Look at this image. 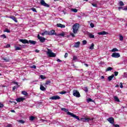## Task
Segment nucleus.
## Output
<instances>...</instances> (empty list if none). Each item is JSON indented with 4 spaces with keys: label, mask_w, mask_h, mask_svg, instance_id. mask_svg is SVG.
<instances>
[{
    "label": "nucleus",
    "mask_w": 127,
    "mask_h": 127,
    "mask_svg": "<svg viewBox=\"0 0 127 127\" xmlns=\"http://www.w3.org/2000/svg\"><path fill=\"white\" fill-rule=\"evenodd\" d=\"M62 111H64V112H65V113H67V115H68V116H71L72 118H74V119H76V120H79V116H76V115L69 112V110L66 108H62Z\"/></svg>",
    "instance_id": "f257e3e1"
},
{
    "label": "nucleus",
    "mask_w": 127,
    "mask_h": 127,
    "mask_svg": "<svg viewBox=\"0 0 127 127\" xmlns=\"http://www.w3.org/2000/svg\"><path fill=\"white\" fill-rule=\"evenodd\" d=\"M79 28H80V27L79 26L78 23H75L73 26H72V30L73 32L75 34L76 33H77L78 31H79Z\"/></svg>",
    "instance_id": "f03ea898"
},
{
    "label": "nucleus",
    "mask_w": 127,
    "mask_h": 127,
    "mask_svg": "<svg viewBox=\"0 0 127 127\" xmlns=\"http://www.w3.org/2000/svg\"><path fill=\"white\" fill-rule=\"evenodd\" d=\"M47 55H48L49 57H56V54L52 52L51 50H48V52H47Z\"/></svg>",
    "instance_id": "7ed1b4c3"
},
{
    "label": "nucleus",
    "mask_w": 127,
    "mask_h": 127,
    "mask_svg": "<svg viewBox=\"0 0 127 127\" xmlns=\"http://www.w3.org/2000/svg\"><path fill=\"white\" fill-rule=\"evenodd\" d=\"M73 95L74 97H76V98H80L81 97V95H80V92L76 90H73Z\"/></svg>",
    "instance_id": "20e7f679"
},
{
    "label": "nucleus",
    "mask_w": 127,
    "mask_h": 127,
    "mask_svg": "<svg viewBox=\"0 0 127 127\" xmlns=\"http://www.w3.org/2000/svg\"><path fill=\"white\" fill-rule=\"evenodd\" d=\"M40 3L41 5H43V6H45L46 7H49L50 5L48 4H47L46 2H45V1L44 0H40Z\"/></svg>",
    "instance_id": "39448f33"
},
{
    "label": "nucleus",
    "mask_w": 127,
    "mask_h": 127,
    "mask_svg": "<svg viewBox=\"0 0 127 127\" xmlns=\"http://www.w3.org/2000/svg\"><path fill=\"white\" fill-rule=\"evenodd\" d=\"M38 39L40 40V42H42V43H43V42H45V40H46V38L43 37H41L39 34L38 35Z\"/></svg>",
    "instance_id": "423d86ee"
},
{
    "label": "nucleus",
    "mask_w": 127,
    "mask_h": 127,
    "mask_svg": "<svg viewBox=\"0 0 127 127\" xmlns=\"http://www.w3.org/2000/svg\"><path fill=\"white\" fill-rule=\"evenodd\" d=\"M112 57L113 58H119V57H121V55H120V53H113L112 55Z\"/></svg>",
    "instance_id": "0eeeda50"
},
{
    "label": "nucleus",
    "mask_w": 127,
    "mask_h": 127,
    "mask_svg": "<svg viewBox=\"0 0 127 127\" xmlns=\"http://www.w3.org/2000/svg\"><path fill=\"white\" fill-rule=\"evenodd\" d=\"M107 121L110 123L114 125L115 124V119L113 117H110L107 119Z\"/></svg>",
    "instance_id": "6e6552de"
},
{
    "label": "nucleus",
    "mask_w": 127,
    "mask_h": 127,
    "mask_svg": "<svg viewBox=\"0 0 127 127\" xmlns=\"http://www.w3.org/2000/svg\"><path fill=\"white\" fill-rule=\"evenodd\" d=\"M19 41L22 42L23 44H29V41L26 39H19Z\"/></svg>",
    "instance_id": "1a4fd4ad"
},
{
    "label": "nucleus",
    "mask_w": 127,
    "mask_h": 127,
    "mask_svg": "<svg viewBox=\"0 0 127 127\" xmlns=\"http://www.w3.org/2000/svg\"><path fill=\"white\" fill-rule=\"evenodd\" d=\"M50 100H60V96L58 95L54 96L50 98Z\"/></svg>",
    "instance_id": "9d476101"
},
{
    "label": "nucleus",
    "mask_w": 127,
    "mask_h": 127,
    "mask_svg": "<svg viewBox=\"0 0 127 127\" xmlns=\"http://www.w3.org/2000/svg\"><path fill=\"white\" fill-rule=\"evenodd\" d=\"M49 35H57V33L55 32V30H52L49 31Z\"/></svg>",
    "instance_id": "9b49d317"
},
{
    "label": "nucleus",
    "mask_w": 127,
    "mask_h": 127,
    "mask_svg": "<svg viewBox=\"0 0 127 127\" xmlns=\"http://www.w3.org/2000/svg\"><path fill=\"white\" fill-rule=\"evenodd\" d=\"M98 35H107V34H109V33H108L105 31H103L102 32H98Z\"/></svg>",
    "instance_id": "f8f14e48"
},
{
    "label": "nucleus",
    "mask_w": 127,
    "mask_h": 127,
    "mask_svg": "<svg viewBox=\"0 0 127 127\" xmlns=\"http://www.w3.org/2000/svg\"><path fill=\"white\" fill-rule=\"evenodd\" d=\"M25 100V98H18L16 99L17 103H20V102H22Z\"/></svg>",
    "instance_id": "ddd939ff"
},
{
    "label": "nucleus",
    "mask_w": 127,
    "mask_h": 127,
    "mask_svg": "<svg viewBox=\"0 0 127 127\" xmlns=\"http://www.w3.org/2000/svg\"><path fill=\"white\" fill-rule=\"evenodd\" d=\"M9 18H11V19H12L15 22L17 23L18 22L17 18L15 17L14 16H10L9 17Z\"/></svg>",
    "instance_id": "4468645a"
},
{
    "label": "nucleus",
    "mask_w": 127,
    "mask_h": 127,
    "mask_svg": "<svg viewBox=\"0 0 127 127\" xmlns=\"http://www.w3.org/2000/svg\"><path fill=\"white\" fill-rule=\"evenodd\" d=\"M80 44L81 43L80 42H77L75 43L74 45L73 46V47H75V48H78V47H79Z\"/></svg>",
    "instance_id": "2eb2a0df"
},
{
    "label": "nucleus",
    "mask_w": 127,
    "mask_h": 127,
    "mask_svg": "<svg viewBox=\"0 0 127 127\" xmlns=\"http://www.w3.org/2000/svg\"><path fill=\"white\" fill-rule=\"evenodd\" d=\"M42 36H44V35H49V31H45L43 33H41Z\"/></svg>",
    "instance_id": "dca6fc26"
},
{
    "label": "nucleus",
    "mask_w": 127,
    "mask_h": 127,
    "mask_svg": "<svg viewBox=\"0 0 127 127\" xmlns=\"http://www.w3.org/2000/svg\"><path fill=\"white\" fill-rule=\"evenodd\" d=\"M57 26H58V27H61V28H65V25H63L60 23L57 24Z\"/></svg>",
    "instance_id": "f3484780"
},
{
    "label": "nucleus",
    "mask_w": 127,
    "mask_h": 127,
    "mask_svg": "<svg viewBox=\"0 0 127 127\" xmlns=\"http://www.w3.org/2000/svg\"><path fill=\"white\" fill-rule=\"evenodd\" d=\"M28 42L29 43H30V44H32V45H35V44H36V41H35L29 40Z\"/></svg>",
    "instance_id": "a211bd4d"
},
{
    "label": "nucleus",
    "mask_w": 127,
    "mask_h": 127,
    "mask_svg": "<svg viewBox=\"0 0 127 127\" xmlns=\"http://www.w3.org/2000/svg\"><path fill=\"white\" fill-rule=\"evenodd\" d=\"M90 121H94V118H85V123L90 122Z\"/></svg>",
    "instance_id": "6ab92c4d"
},
{
    "label": "nucleus",
    "mask_w": 127,
    "mask_h": 127,
    "mask_svg": "<svg viewBox=\"0 0 127 127\" xmlns=\"http://www.w3.org/2000/svg\"><path fill=\"white\" fill-rule=\"evenodd\" d=\"M114 77H115V75L114 74H112L111 76H110L108 77V81H112V80H113V78H114Z\"/></svg>",
    "instance_id": "aec40b11"
},
{
    "label": "nucleus",
    "mask_w": 127,
    "mask_h": 127,
    "mask_svg": "<svg viewBox=\"0 0 127 127\" xmlns=\"http://www.w3.org/2000/svg\"><path fill=\"white\" fill-rule=\"evenodd\" d=\"M40 90H41V91H46V88L45 87H44V86H43V85H40Z\"/></svg>",
    "instance_id": "412c9836"
},
{
    "label": "nucleus",
    "mask_w": 127,
    "mask_h": 127,
    "mask_svg": "<svg viewBox=\"0 0 127 127\" xmlns=\"http://www.w3.org/2000/svg\"><path fill=\"white\" fill-rule=\"evenodd\" d=\"M21 93L22 95H24V96H28V93H27V92L24 91H22L21 92Z\"/></svg>",
    "instance_id": "4be33fe9"
},
{
    "label": "nucleus",
    "mask_w": 127,
    "mask_h": 127,
    "mask_svg": "<svg viewBox=\"0 0 127 127\" xmlns=\"http://www.w3.org/2000/svg\"><path fill=\"white\" fill-rule=\"evenodd\" d=\"M94 47H95V45L94 44V43H92L91 46L89 47V49H90L91 50H93V49H94Z\"/></svg>",
    "instance_id": "5701e85b"
},
{
    "label": "nucleus",
    "mask_w": 127,
    "mask_h": 127,
    "mask_svg": "<svg viewBox=\"0 0 127 127\" xmlns=\"http://www.w3.org/2000/svg\"><path fill=\"white\" fill-rule=\"evenodd\" d=\"M119 4L120 6H124V5H125V3H124V2H123V1H120L119 2Z\"/></svg>",
    "instance_id": "b1692460"
},
{
    "label": "nucleus",
    "mask_w": 127,
    "mask_h": 127,
    "mask_svg": "<svg viewBox=\"0 0 127 127\" xmlns=\"http://www.w3.org/2000/svg\"><path fill=\"white\" fill-rule=\"evenodd\" d=\"M3 60H4V61H5V62H9V58H3L2 59Z\"/></svg>",
    "instance_id": "393cba45"
},
{
    "label": "nucleus",
    "mask_w": 127,
    "mask_h": 127,
    "mask_svg": "<svg viewBox=\"0 0 127 127\" xmlns=\"http://www.w3.org/2000/svg\"><path fill=\"white\" fill-rule=\"evenodd\" d=\"M77 120L78 121H81L83 123H86L85 118H81L80 119V118H79V120Z\"/></svg>",
    "instance_id": "a878e982"
},
{
    "label": "nucleus",
    "mask_w": 127,
    "mask_h": 127,
    "mask_svg": "<svg viewBox=\"0 0 127 127\" xmlns=\"http://www.w3.org/2000/svg\"><path fill=\"white\" fill-rule=\"evenodd\" d=\"M111 70H113V67H108L106 69V72H108V71H111Z\"/></svg>",
    "instance_id": "bb28decb"
},
{
    "label": "nucleus",
    "mask_w": 127,
    "mask_h": 127,
    "mask_svg": "<svg viewBox=\"0 0 127 127\" xmlns=\"http://www.w3.org/2000/svg\"><path fill=\"white\" fill-rule=\"evenodd\" d=\"M119 37H120L119 39L120 41H123V40H124V37L122 35H120Z\"/></svg>",
    "instance_id": "cd10ccee"
},
{
    "label": "nucleus",
    "mask_w": 127,
    "mask_h": 127,
    "mask_svg": "<svg viewBox=\"0 0 127 127\" xmlns=\"http://www.w3.org/2000/svg\"><path fill=\"white\" fill-rule=\"evenodd\" d=\"M114 99L115 100V101H116V102H120V99H119V97H118L115 96V97H114Z\"/></svg>",
    "instance_id": "c85d7f7f"
},
{
    "label": "nucleus",
    "mask_w": 127,
    "mask_h": 127,
    "mask_svg": "<svg viewBox=\"0 0 127 127\" xmlns=\"http://www.w3.org/2000/svg\"><path fill=\"white\" fill-rule=\"evenodd\" d=\"M119 51V50L117 48H114L112 50V52H116Z\"/></svg>",
    "instance_id": "c756f323"
},
{
    "label": "nucleus",
    "mask_w": 127,
    "mask_h": 127,
    "mask_svg": "<svg viewBox=\"0 0 127 127\" xmlns=\"http://www.w3.org/2000/svg\"><path fill=\"white\" fill-rule=\"evenodd\" d=\"M35 119V118L34 116H31L30 117L29 120L31 121H34V119Z\"/></svg>",
    "instance_id": "7c9ffc66"
},
{
    "label": "nucleus",
    "mask_w": 127,
    "mask_h": 127,
    "mask_svg": "<svg viewBox=\"0 0 127 127\" xmlns=\"http://www.w3.org/2000/svg\"><path fill=\"white\" fill-rule=\"evenodd\" d=\"M89 37L90 38H95V36L92 34H90Z\"/></svg>",
    "instance_id": "2f4dec72"
},
{
    "label": "nucleus",
    "mask_w": 127,
    "mask_h": 127,
    "mask_svg": "<svg viewBox=\"0 0 127 127\" xmlns=\"http://www.w3.org/2000/svg\"><path fill=\"white\" fill-rule=\"evenodd\" d=\"M71 11H73V12H78V9L76 8H72Z\"/></svg>",
    "instance_id": "473e14b6"
},
{
    "label": "nucleus",
    "mask_w": 127,
    "mask_h": 127,
    "mask_svg": "<svg viewBox=\"0 0 127 127\" xmlns=\"http://www.w3.org/2000/svg\"><path fill=\"white\" fill-rule=\"evenodd\" d=\"M40 78H41V79H42V80H45V79H46V77L43 76V75H40Z\"/></svg>",
    "instance_id": "72a5a7b5"
},
{
    "label": "nucleus",
    "mask_w": 127,
    "mask_h": 127,
    "mask_svg": "<svg viewBox=\"0 0 127 127\" xmlns=\"http://www.w3.org/2000/svg\"><path fill=\"white\" fill-rule=\"evenodd\" d=\"M18 122L20 123V124H24V123H25V121H24L22 120H19L18 121Z\"/></svg>",
    "instance_id": "f704fd0d"
},
{
    "label": "nucleus",
    "mask_w": 127,
    "mask_h": 127,
    "mask_svg": "<svg viewBox=\"0 0 127 127\" xmlns=\"http://www.w3.org/2000/svg\"><path fill=\"white\" fill-rule=\"evenodd\" d=\"M15 49L16 51L21 50V48L19 47H15Z\"/></svg>",
    "instance_id": "c9c22d12"
},
{
    "label": "nucleus",
    "mask_w": 127,
    "mask_h": 127,
    "mask_svg": "<svg viewBox=\"0 0 127 127\" xmlns=\"http://www.w3.org/2000/svg\"><path fill=\"white\" fill-rule=\"evenodd\" d=\"M51 83V81L50 80H47L46 81L45 85H49Z\"/></svg>",
    "instance_id": "e433bc0d"
},
{
    "label": "nucleus",
    "mask_w": 127,
    "mask_h": 127,
    "mask_svg": "<svg viewBox=\"0 0 127 127\" xmlns=\"http://www.w3.org/2000/svg\"><path fill=\"white\" fill-rule=\"evenodd\" d=\"M18 88V86L15 85L12 88V90L14 91L16 89H17Z\"/></svg>",
    "instance_id": "4c0bfd02"
},
{
    "label": "nucleus",
    "mask_w": 127,
    "mask_h": 127,
    "mask_svg": "<svg viewBox=\"0 0 127 127\" xmlns=\"http://www.w3.org/2000/svg\"><path fill=\"white\" fill-rule=\"evenodd\" d=\"M31 10H32V11H34V12H37V11H36V9L35 8H31Z\"/></svg>",
    "instance_id": "58836bf2"
},
{
    "label": "nucleus",
    "mask_w": 127,
    "mask_h": 127,
    "mask_svg": "<svg viewBox=\"0 0 127 127\" xmlns=\"http://www.w3.org/2000/svg\"><path fill=\"white\" fill-rule=\"evenodd\" d=\"M4 32H7V33H9L10 32V31L8 30V29H5V30L4 31Z\"/></svg>",
    "instance_id": "ea45409f"
},
{
    "label": "nucleus",
    "mask_w": 127,
    "mask_h": 127,
    "mask_svg": "<svg viewBox=\"0 0 127 127\" xmlns=\"http://www.w3.org/2000/svg\"><path fill=\"white\" fill-rule=\"evenodd\" d=\"M66 93H67L66 91H61L60 92V94H61V95H65V94H66Z\"/></svg>",
    "instance_id": "a19ab883"
},
{
    "label": "nucleus",
    "mask_w": 127,
    "mask_h": 127,
    "mask_svg": "<svg viewBox=\"0 0 127 127\" xmlns=\"http://www.w3.org/2000/svg\"><path fill=\"white\" fill-rule=\"evenodd\" d=\"M82 43H83V45H86V44H87V41H86V40H83V41H82Z\"/></svg>",
    "instance_id": "79ce46f5"
},
{
    "label": "nucleus",
    "mask_w": 127,
    "mask_h": 127,
    "mask_svg": "<svg viewBox=\"0 0 127 127\" xmlns=\"http://www.w3.org/2000/svg\"><path fill=\"white\" fill-rule=\"evenodd\" d=\"M87 102L88 103H90V102H93V100L91 98H88V99H87Z\"/></svg>",
    "instance_id": "37998d69"
},
{
    "label": "nucleus",
    "mask_w": 127,
    "mask_h": 127,
    "mask_svg": "<svg viewBox=\"0 0 127 127\" xmlns=\"http://www.w3.org/2000/svg\"><path fill=\"white\" fill-rule=\"evenodd\" d=\"M90 26H91V27H92V28H93L95 27V25L94 24V23H91Z\"/></svg>",
    "instance_id": "c03bdc74"
},
{
    "label": "nucleus",
    "mask_w": 127,
    "mask_h": 127,
    "mask_svg": "<svg viewBox=\"0 0 127 127\" xmlns=\"http://www.w3.org/2000/svg\"><path fill=\"white\" fill-rule=\"evenodd\" d=\"M77 59H78V58L77 57V56H74L73 57V60L75 61V60H77Z\"/></svg>",
    "instance_id": "a18cd8bd"
},
{
    "label": "nucleus",
    "mask_w": 127,
    "mask_h": 127,
    "mask_svg": "<svg viewBox=\"0 0 127 127\" xmlns=\"http://www.w3.org/2000/svg\"><path fill=\"white\" fill-rule=\"evenodd\" d=\"M115 76H118L119 75V72L118 71H115L114 72Z\"/></svg>",
    "instance_id": "49530a36"
},
{
    "label": "nucleus",
    "mask_w": 127,
    "mask_h": 127,
    "mask_svg": "<svg viewBox=\"0 0 127 127\" xmlns=\"http://www.w3.org/2000/svg\"><path fill=\"white\" fill-rule=\"evenodd\" d=\"M31 68H32L33 69H36V65H33V66H31Z\"/></svg>",
    "instance_id": "de8ad7c7"
},
{
    "label": "nucleus",
    "mask_w": 127,
    "mask_h": 127,
    "mask_svg": "<svg viewBox=\"0 0 127 127\" xmlns=\"http://www.w3.org/2000/svg\"><path fill=\"white\" fill-rule=\"evenodd\" d=\"M84 91H85V92H86L87 93V92H88V88L87 87H84Z\"/></svg>",
    "instance_id": "09e8293b"
},
{
    "label": "nucleus",
    "mask_w": 127,
    "mask_h": 127,
    "mask_svg": "<svg viewBox=\"0 0 127 127\" xmlns=\"http://www.w3.org/2000/svg\"><path fill=\"white\" fill-rule=\"evenodd\" d=\"M67 57H68V53H65L64 55V58H67Z\"/></svg>",
    "instance_id": "8fccbe9b"
},
{
    "label": "nucleus",
    "mask_w": 127,
    "mask_h": 127,
    "mask_svg": "<svg viewBox=\"0 0 127 127\" xmlns=\"http://www.w3.org/2000/svg\"><path fill=\"white\" fill-rule=\"evenodd\" d=\"M120 88H121V89H123V88H124V86L123 85V83L122 82L120 83Z\"/></svg>",
    "instance_id": "3c124183"
},
{
    "label": "nucleus",
    "mask_w": 127,
    "mask_h": 127,
    "mask_svg": "<svg viewBox=\"0 0 127 127\" xmlns=\"http://www.w3.org/2000/svg\"><path fill=\"white\" fill-rule=\"evenodd\" d=\"M92 5L94 6V7H97V5L96 3H92Z\"/></svg>",
    "instance_id": "603ef678"
},
{
    "label": "nucleus",
    "mask_w": 127,
    "mask_h": 127,
    "mask_svg": "<svg viewBox=\"0 0 127 127\" xmlns=\"http://www.w3.org/2000/svg\"><path fill=\"white\" fill-rule=\"evenodd\" d=\"M1 37H3V38H6V36H5L4 34H3L1 35Z\"/></svg>",
    "instance_id": "864d4df0"
},
{
    "label": "nucleus",
    "mask_w": 127,
    "mask_h": 127,
    "mask_svg": "<svg viewBox=\"0 0 127 127\" xmlns=\"http://www.w3.org/2000/svg\"><path fill=\"white\" fill-rule=\"evenodd\" d=\"M113 126L115 127H120V125H118V124H114Z\"/></svg>",
    "instance_id": "5fc2aeb1"
},
{
    "label": "nucleus",
    "mask_w": 127,
    "mask_h": 127,
    "mask_svg": "<svg viewBox=\"0 0 127 127\" xmlns=\"http://www.w3.org/2000/svg\"><path fill=\"white\" fill-rule=\"evenodd\" d=\"M1 108H3V104L0 103V109Z\"/></svg>",
    "instance_id": "6e6d98bb"
},
{
    "label": "nucleus",
    "mask_w": 127,
    "mask_h": 127,
    "mask_svg": "<svg viewBox=\"0 0 127 127\" xmlns=\"http://www.w3.org/2000/svg\"><path fill=\"white\" fill-rule=\"evenodd\" d=\"M59 35H60V36H64V33H62L60 34Z\"/></svg>",
    "instance_id": "4d7b16f0"
},
{
    "label": "nucleus",
    "mask_w": 127,
    "mask_h": 127,
    "mask_svg": "<svg viewBox=\"0 0 127 127\" xmlns=\"http://www.w3.org/2000/svg\"><path fill=\"white\" fill-rule=\"evenodd\" d=\"M70 35H71L72 37H75V34L74 33H71Z\"/></svg>",
    "instance_id": "13d9d810"
},
{
    "label": "nucleus",
    "mask_w": 127,
    "mask_h": 127,
    "mask_svg": "<svg viewBox=\"0 0 127 127\" xmlns=\"http://www.w3.org/2000/svg\"><path fill=\"white\" fill-rule=\"evenodd\" d=\"M6 47L7 48H8L10 47V45H9V44L7 45L6 46Z\"/></svg>",
    "instance_id": "bf43d9fd"
},
{
    "label": "nucleus",
    "mask_w": 127,
    "mask_h": 127,
    "mask_svg": "<svg viewBox=\"0 0 127 127\" xmlns=\"http://www.w3.org/2000/svg\"><path fill=\"white\" fill-rule=\"evenodd\" d=\"M10 103H14V105H16V104H17L16 102H13V101H10Z\"/></svg>",
    "instance_id": "052dcab7"
},
{
    "label": "nucleus",
    "mask_w": 127,
    "mask_h": 127,
    "mask_svg": "<svg viewBox=\"0 0 127 127\" xmlns=\"http://www.w3.org/2000/svg\"><path fill=\"white\" fill-rule=\"evenodd\" d=\"M84 65L86 66V67H89V65L87 64H84Z\"/></svg>",
    "instance_id": "680f3d73"
},
{
    "label": "nucleus",
    "mask_w": 127,
    "mask_h": 127,
    "mask_svg": "<svg viewBox=\"0 0 127 127\" xmlns=\"http://www.w3.org/2000/svg\"><path fill=\"white\" fill-rule=\"evenodd\" d=\"M122 8H123V7H118V10H121V9H122Z\"/></svg>",
    "instance_id": "e2e57ef3"
},
{
    "label": "nucleus",
    "mask_w": 127,
    "mask_h": 127,
    "mask_svg": "<svg viewBox=\"0 0 127 127\" xmlns=\"http://www.w3.org/2000/svg\"><path fill=\"white\" fill-rule=\"evenodd\" d=\"M57 61L58 62H62V61H61V60L59 59H58V60H57Z\"/></svg>",
    "instance_id": "0e129e2a"
},
{
    "label": "nucleus",
    "mask_w": 127,
    "mask_h": 127,
    "mask_svg": "<svg viewBox=\"0 0 127 127\" xmlns=\"http://www.w3.org/2000/svg\"><path fill=\"white\" fill-rule=\"evenodd\" d=\"M13 83L15 84V85H18V83L16 82H14Z\"/></svg>",
    "instance_id": "69168bd1"
},
{
    "label": "nucleus",
    "mask_w": 127,
    "mask_h": 127,
    "mask_svg": "<svg viewBox=\"0 0 127 127\" xmlns=\"http://www.w3.org/2000/svg\"><path fill=\"white\" fill-rule=\"evenodd\" d=\"M123 10H127V6L125 8H124Z\"/></svg>",
    "instance_id": "338daca9"
},
{
    "label": "nucleus",
    "mask_w": 127,
    "mask_h": 127,
    "mask_svg": "<svg viewBox=\"0 0 127 127\" xmlns=\"http://www.w3.org/2000/svg\"><path fill=\"white\" fill-rule=\"evenodd\" d=\"M101 79H105V76H101Z\"/></svg>",
    "instance_id": "774afa93"
}]
</instances>
